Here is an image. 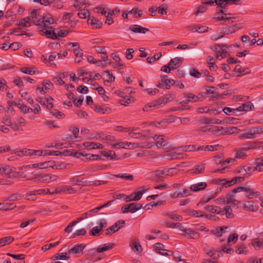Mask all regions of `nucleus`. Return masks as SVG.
Returning a JSON list of instances; mask_svg holds the SVG:
<instances>
[{
  "label": "nucleus",
  "instance_id": "nucleus-1",
  "mask_svg": "<svg viewBox=\"0 0 263 263\" xmlns=\"http://www.w3.org/2000/svg\"><path fill=\"white\" fill-rule=\"evenodd\" d=\"M263 134V127L259 126H252L245 128L239 135L241 140L255 139Z\"/></svg>",
  "mask_w": 263,
  "mask_h": 263
},
{
  "label": "nucleus",
  "instance_id": "nucleus-2",
  "mask_svg": "<svg viewBox=\"0 0 263 263\" xmlns=\"http://www.w3.org/2000/svg\"><path fill=\"white\" fill-rule=\"evenodd\" d=\"M43 151L33 150L30 149L23 148L22 150L14 149L11 151L12 154H16L19 157L23 156H42Z\"/></svg>",
  "mask_w": 263,
  "mask_h": 263
},
{
  "label": "nucleus",
  "instance_id": "nucleus-3",
  "mask_svg": "<svg viewBox=\"0 0 263 263\" xmlns=\"http://www.w3.org/2000/svg\"><path fill=\"white\" fill-rule=\"evenodd\" d=\"M99 226L93 227L89 232L90 235L98 236L102 233V230L107 226V220L105 219H101L98 221Z\"/></svg>",
  "mask_w": 263,
  "mask_h": 263
},
{
  "label": "nucleus",
  "instance_id": "nucleus-4",
  "mask_svg": "<svg viewBox=\"0 0 263 263\" xmlns=\"http://www.w3.org/2000/svg\"><path fill=\"white\" fill-rule=\"evenodd\" d=\"M142 208V204L138 202H134L127 204L121 208V211L123 213H134Z\"/></svg>",
  "mask_w": 263,
  "mask_h": 263
},
{
  "label": "nucleus",
  "instance_id": "nucleus-5",
  "mask_svg": "<svg viewBox=\"0 0 263 263\" xmlns=\"http://www.w3.org/2000/svg\"><path fill=\"white\" fill-rule=\"evenodd\" d=\"M167 101L168 100L166 98H159L157 100L148 103L143 107L142 109L144 111H148L149 108L158 107L162 104L166 103Z\"/></svg>",
  "mask_w": 263,
  "mask_h": 263
},
{
  "label": "nucleus",
  "instance_id": "nucleus-6",
  "mask_svg": "<svg viewBox=\"0 0 263 263\" xmlns=\"http://www.w3.org/2000/svg\"><path fill=\"white\" fill-rule=\"evenodd\" d=\"M40 32L42 35H44L48 38L52 39H57V36L56 32H54L53 28L50 27L48 28H42L40 29Z\"/></svg>",
  "mask_w": 263,
  "mask_h": 263
},
{
  "label": "nucleus",
  "instance_id": "nucleus-7",
  "mask_svg": "<svg viewBox=\"0 0 263 263\" xmlns=\"http://www.w3.org/2000/svg\"><path fill=\"white\" fill-rule=\"evenodd\" d=\"M254 108V106L250 102H247L246 103H243L240 106L235 108L236 111H249L253 110Z\"/></svg>",
  "mask_w": 263,
  "mask_h": 263
},
{
  "label": "nucleus",
  "instance_id": "nucleus-8",
  "mask_svg": "<svg viewBox=\"0 0 263 263\" xmlns=\"http://www.w3.org/2000/svg\"><path fill=\"white\" fill-rule=\"evenodd\" d=\"M129 29L134 33L145 34L149 31L148 28H144L138 25H132L129 26Z\"/></svg>",
  "mask_w": 263,
  "mask_h": 263
},
{
  "label": "nucleus",
  "instance_id": "nucleus-9",
  "mask_svg": "<svg viewBox=\"0 0 263 263\" xmlns=\"http://www.w3.org/2000/svg\"><path fill=\"white\" fill-rule=\"evenodd\" d=\"M53 85L50 81L44 82L42 86H39L36 88V90H39L41 93L45 94L48 89H52Z\"/></svg>",
  "mask_w": 263,
  "mask_h": 263
},
{
  "label": "nucleus",
  "instance_id": "nucleus-10",
  "mask_svg": "<svg viewBox=\"0 0 263 263\" xmlns=\"http://www.w3.org/2000/svg\"><path fill=\"white\" fill-rule=\"evenodd\" d=\"M181 231L185 232L188 238L197 239L199 238V234L191 229H181Z\"/></svg>",
  "mask_w": 263,
  "mask_h": 263
},
{
  "label": "nucleus",
  "instance_id": "nucleus-11",
  "mask_svg": "<svg viewBox=\"0 0 263 263\" xmlns=\"http://www.w3.org/2000/svg\"><path fill=\"white\" fill-rule=\"evenodd\" d=\"M130 248L136 253H140L142 252V249L140 245L139 240L135 238L132 240L130 243Z\"/></svg>",
  "mask_w": 263,
  "mask_h": 263
},
{
  "label": "nucleus",
  "instance_id": "nucleus-12",
  "mask_svg": "<svg viewBox=\"0 0 263 263\" xmlns=\"http://www.w3.org/2000/svg\"><path fill=\"white\" fill-rule=\"evenodd\" d=\"M182 62V60L181 58L177 57L171 59L168 64L170 68L174 70L181 65Z\"/></svg>",
  "mask_w": 263,
  "mask_h": 263
},
{
  "label": "nucleus",
  "instance_id": "nucleus-13",
  "mask_svg": "<svg viewBox=\"0 0 263 263\" xmlns=\"http://www.w3.org/2000/svg\"><path fill=\"white\" fill-rule=\"evenodd\" d=\"M204 209L212 213H217L221 216L224 215V211H220V208L215 205H206Z\"/></svg>",
  "mask_w": 263,
  "mask_h": 263
},
{
  "label": "nucleus",
  "instance_id": "nucleus-14",
  "mask_svg": "<svg viewBox=\"0 0 263 263\" xmlns=\"http://www.w3.org/2000/svg\"><path fill=\"white\" fill-rule=\"evenodd\" d=\"M205 169L204 164H199L195 165L193 168L190 170L191 174H198L202 173Z\"/></svg>",
  "mask_w": 263,
  "mask_h": 263
},
{
  "label": "nucleus",
  "instance_id": "nucleus-15",
  "mask_svg": "<svg viewBox=\"0 0 263 263\" xmlns=\"http://www.w3.org/2000/svg\"><path fill=\"white\" fill-rule=\"evenodd\" d=\"M207 184L204 182H198L191 185V189L193 192H198L203 190L206 188Z\"/></svg>",
  "mask_w": 263,
  "mask_h": 263
},
{
  "label": "nucleus",
  "instance_id": "nucleus-16",
  "mask_svg": "<svg viewBox=\"0 0 263 263\" xmlns=\"http://www.w3.org/2000/svg\"><path fill=\"white\" fill-rule=\"evenodd\" d=\"M219 146H220L219 145L199 146L197 147L196 151L213 152L215 151H217V147Z\"/></svg>",
  "mask_w": 263,
  "mask_h": 263
},
{
  "label": "nucleus",
  "instance_id": "nucleus-17",
  "mask_svg": "<svg viewBox=\"0 0 263 263\" xmlns=\"http://www.w3.org/2000/svg\"><path fill=\"white\" fill-rule=\"evenodd\" d=\"M53 23L54 20L51 17L50 14H48L47 16H44V23L42 28L49 29V28L52 27L51 25L53 24Z\"/></svg>",
  "mask_w": 263,
  "mask_h": 263
},
{
  "label": "nucleus",
  "instance_id": "nucleus-18",
  "mask_svg": "<svg viewBox=\"0 0 263 263\" xmlns=\"http://www.w3.org/2000/svg\"><path fill=\"white\" fill-rule=\"evenodd\" d=\"M85 246L84 244H78L73 247L72 248L70 249L68 253V254H77L81 252L83 249H84Z\"/></svg>",
  "mask_w": 263,
  "mask_h": 263
},
{
  "label": "nucleus",
  "instance_id": "nucleus-19",
  "mask_svg": "<svg viewBox=\"0 0 263 263\" xmlns=\"http://www.w3.org/2000/svg\"><path fill=\"white\" fill-rule=\"evenodd\" d=\"M237 192H233V190L231 192L228 193L226 196V202L227 204L229 203H234L235 204L236 202L238 203L239 201L235 199V196L234 194L236 193Z\"/></svg>",
  "mask_w": 263,
  "mask_h": 263
},
{
  "label": "nucleus",
  "instance_id": "nucleus-20",
  "mask_svg": "<svg viewBox=\"0 0 263 263\" xmlns=\"http://www.w3.org/2000/svg\"><path fill=\"white\" fill-rule=\"evenodd\" d=\"M156 248L155 249V251L161 255H170V254H168L166 251L167 250L164 249V245L161 243H156L155 244Z\"/></svg>",
  "mask_w": 263,
  "mask_h": 263
},
{
  "label": "nucleus",
  "instance_id": "nucleus-21",
  "mask_svg": "<svg viewBox=\"0 0 263 263\" xmlns=\"http://www.w3.org/2000/svg\"><path fill=\"white\" fill-rule=\"evenodd\" d=\"M16 207V204L14 203L9 202H3L0 203V210H11Z\"/></svg>",
  "mask_w": 263,
  "mask_h": 263
},
{
  "label": "nucleus",
  "instance_id": "nucleus-22",
  "mask_svg": "<svg viewBox=\"0 0 263 263\" xmlns=\"http://www.w3.org/2000/svg\"><path fill=\"white\" fill-rule=\"evenodd\" d=\"M161 79L162 82H163L165 83L166 87V89H169L171 85H172L173 84H175V82L174 80L168 79V77L167 76H161Z\"/></svg>",
  "mask_w": 263,
  "mask_h": 263
},
{
  "label": "nucleus",
  "instance_id": "nucleus-23",
  "mask_svg": "<svg viewBox=\"0 0 263 263\" xmlns=\"http://www.w3.org/2000/svg\"><path fill=\"white\" fill-rule=\"evenodd\" d=\"M14 241V238L12 236H6L0 238V247L8 245Z\"/></svg>",
  "mask_w": 263,
  "mask_h": 263
},
{
  "label": "nucleus",
  "instance_id": "nucleus-24",
  "mask_svg": "<svg viewBox=\"0 0 263 263\" xmlns=\"http://www.w3.org/2000/svg\"><path fill=\"white\" fill-rule=\"evenodd\" d=\"M23 197V195L20 193H15L10 195L8 197H5V201H14L21 199Z\"/></svg>",
  "mask_w": 263,
  "mask_h": 263
},
{
  "label": "nucleus",
  "instance_id": "nucleus-25",
  "mask_svg": "<svg viewBox=\"0 0 263 263\" xmlns=\"http://www.w3.org/2000/svg\"><path fill=\"white\" fill-rule=\"evenodd\" d=\"M184 98L190 99L191 102H197L200 101V98L192 93H184Z\"/></svg>",
  "mask_w": 263,
  "mask_h": 263
},
{
  "label": "nucleus",
  "instance_id": "nucleus-26",
  "mask_svg": "<svg viewBox=\"0 0 263 263\" xmlns=\"http://www.w3.org/2000/svg\"><path fill=\"white\" fill-rule=\"evenodd\" d=\"M219 12L222 14V15L220 16H218L217 19L218 21H229L232 18H234L233 17H231V13H224L223 9H219Z\"/></svg>",
  "mask_w": 263,
  "mask_h": 263
},
{
  "label": "nucleus",
  "instance_id": "nucleus-27",
  "mask_svg": "<svg viewBox=\"0 0 263 263\" xmlns=\"http://www.w3.org/2000/svg\"><path fill=\"white\" fill-rule=\"evenodd\" d=\"M155 144L159 148H164L167 146V142L166 140H165L163 138V136H161V137L156 140V142H155Z\"/></svg>",
  "mask_w": 263,
  "mask_h": 263
},
{
  "label": "nucleus",
  "instance_id": "nucleus-28",
  "mask_svg": "<svg viewBox=\"0 0 263 263\" xmlns=\"http://www.w3.org/2000/svg\"><path fill=\"white\" fill-rule=\"evenodd\" d=\"M251 244L256 250H258L263 247V239L260 240L258 238H255L252 240Z\"/></svg>",
  "mask_w": 263,
  "mask_h": 263
},
{
  "label": "nucleus",
  "instance_id": "nucleus-29",
  "mask_svg": "<svg viewBox=\"0 0 263 263\" xmlns=\"http://www.w3.org/2000/svg\"><path fill=\"white\" fill-rule=\"evenodd\" d=\"M21 71L22 72H23L24 73L30 74V75L34 74H35L36 73H39V71H37L35 69V67H24L21 69Z\"/></svg>",
  "mask_w": 263,
  "mask_h": 263
},
{
  "label": "nucleus",
  "instance_id": "nucleus-30",
  "mask_svg": "<svg viewBox=\"0 0 263 263\" xmlns=\"http://www.w3.org/2000/svg\"><path fill=\"white\" fill-rule=\"evenodd\" d=\"M70 181L71 182H74L79 185H81L82 183H84L85 184L83 185L84 186L88 185V183L90 182L87 180L83 181V180H79L78 178V176H76L70 178Z\"/></svg>",
  "mask_w": 263,
  "mask_h": 263
},
{
  "label": "nucleus",
  "instance_id": "nucleus-31",
  "mask_svg": "<svg viewBox=\"0 0 263 263\" xmlns=\"http://www.w3.org/2000/svg\"><path fill=\"white\" fill-rule=\"evenodd\" d=\"M114 202H115V200H112L108 201L107 202L104 203L103 204H102L99 206H98L95 209H93L92 210H91L90 212H92V213H97L99 210L102 209V208L107 207V206L111 205L112 204V203H114Z\"/></svg>",
  "mask_w": 263,
  "mask_h": 263
},
{
  "label": "nucleus",
  "instance_id": "nucleus-32",
  "mask_svg": "<svg viewBox=\"0 0 263 263\" xmlns=\"http://www.w3.org/2000/svg\"><path fill=\"white\" fill-rule=\"evenodd\" d=\"M125 224L124 220H119L117 221L112 226V228L114 229L115 232H117L120 229L123 228Z\"/></svg>",
  "mask_w": 263,
  "mask_h": 263
},
{
  "label": "nucleus",
  "instance_id": "nucleus-33",
  "mask_svg": "<svg viewBox=\"0 0 263 263\" xmlns=\"http://www.w3.org/2000/svg\"><path fill=\"white\" fill-rule=\"evenodd\" d=\"M88 24L93 25L96 28H100L102 27V23L99 22L93 17H89L88 20Z\"/></svg>",
  "mask_w": 263,
  "mask_h": 263
},
{
  "label": "nucleus",
  "instance_id": "nucleus-34",
  "mask_svg": "<svg viewBox=\"0 0 263 263\" xmlns=\"http://www.w3.org/2000/svg\"><path fill=\"white\" fill-rule=\"evenodd\" d=\"M67 253H63L61 254L60 253H57L54 254L52 257V259L53 260H65L68 259L69 258V257L67 256Z\"/></svg>",
  "mask_w": 263,
  "mask_h": 263
},
{
  "label": "nucleus",
  "instance_id": "nucleus-35",
  "mask_svg": "<svg viewBox=\"0 0 263 263\" xmlns=\"http://www.w3.org/2000/svg\"><path fill=\"white\" fill-rule=\"evenodd\" d=\"M220 211H224V215H226L228 218H232L234 217V215L232 213V209L230 206H226L223 210Z\"/></svg>",
  "mask_w": 263,
  "mask_h": 263
},
{
  "label": "nucleus",
  "instance_id": "nucleus-36",
  "mask_svg": "<svg viewBox=\"0 0 263 263\" xmlns=\"http://www.w3.org/2000/svg\"><path fill=\"white\" fill-rule=\"evenodd\" d=\"M35 181L41 182H50L49 174L45 175L43 176H38L33 179Z\"/></svg>",
  "mask_w": 263,
  "mask_h": 263
},
{
  "label": "nucleus",
  "instance_id": "nucleus-37",
  "mask_svg": "<svg viewBox=\"0 0 263 263\" xmlns=\"http://www.w3.org/2000/svg\"><path fill=\"white\" fill-rule=\"evenodd\" d=\"M115 176L117 178H121L125 180L133 181L134 180V176L132 175L128 174H119L115 175Z\"/></svg>",
  "mask_w": 263,
  "mask_h": 263
},
{
  "label": "nucleus",
  "instance_id": "nucleus-38",
  "mask_svg": "<svg viewBox=\"0 0 263 263\" xmlns=\"http://www.w3.org/2000/svg\"><path fill=\"white\" fill-rule=\"evenodd\" d=\"M50 162H45L39 163H34L33 164H31L30 168H36L39 167L40 168H45L50 167V166L49 165Z\"/></svg>",
  "mask_w": 263,
  "mask_h": 263
},
{
  "label": "nucleus",
  "instance_id": "nucleus-39",
  "mask_svg": "<svg viewBox=\"0 0 263 263\" xmlns=\"http://www.w3.org/2000/svg\"><path fill=\"white\" fill-rule=\"evenodd\" d=\"M234 71L236 73H240L241 75L249 73L250 72V70L248 68L242 69L241 66L239 65H237L235 66L234 68Z\"/></svg>",
  "mask_w": 263,
  "mask_h": 263
},
{
  "label": "nucleus",
  "instance_id": "nucleus-40",
  "mask_svg": "<svg viewBox=\"0 0 263 263\" xmlns=\"http://www.w3.org/2000/svg\"><path fill=\"white\" fill-rule=\"evenodd\" d=\"M215 51L217 52V54H221L224 52H227L228 47L225 45H218L215 46Z\"/></svg>",
  "mask_w": 263,
  "mask_h": 263
},
{
  "label": "nucleus",
  "instance_id": "nucleus-41",
  "mask_svg": "<svg viewBox=\"0 0 263 263\" xmlns=\"http://www.w3.org/2000/svg\"><path fill=\"white\" fill-rule=\"evenodd\" d=\"M181 151L183 152H192L196 151L195 145H183L179 147Z\"/></svg>",
  "mask_w": 263,
  "mask_h": 263
},
{
  "label": "nucleus",
  "instance_id": "nucleus-42",
  "mask_svg": "<svg viewBox=\"0 0 263 263\" xmlns=\"http://www.w3.org/2000/svg\"><path fill=\"white\" fill-rule=\"evenodd\" d=\"M30 18L29 17H26L22 19L18 24V26L23 27H29L31 26Z\"/></svg>",
  "mask_w": 263,
  "mask_h": 263
},
{
  "label": "nucleus",
  "instance_id": "nucleus-43",
  "mask_svg": "<svg viewBox=\"0 0 263 263\" xmlns=\"http://www.w3.org/2000/svg\"><path fill=\"white\" fill-rule=\"evenodd\" d=\"M2 171L3 173V175H8L9 177L13 176L11 174L13 173L12 168L8 165H5L3 166L2 168Z\"/></svg>",
  "mask_w": 263,
  "mask_h": 263
},
{
  "label": "nucleus",
  "instance_id": "nucleus-44",
  "mask_svg": "<svg viewBox=\"0 0 263 263\" xmlns=\"http://www.w3.org/2000/svg\"><path fill=\"white\" fill-rule=\"evenodd\" d=\"M193 190L191 189V186L189 188L182 189V191H180L181 197H187L191 195L193 193Z\"/></svg>",
  "mask_w": 263,
  "mask_h": 263
},
{
  "label": "nucleus",
  "instance_id": "nucleus-45",
  "mask_svg": "<svg viewBox=\"0 0 263 263\" xmlns=\"http://www.w3.org/2000/svg\"><path fill=\"white\" fill-rule=\"evenodd\" d=\"M206 253L211 257H212L213 259H217L219 256V253L215 251L214 250H209L208 249L205 250Z\"/></svg>",
  "mask_w": 263,
  "mask_h": 263
},
{
  "label": "nucleus",
  "instance_id": "nucleus-46",
  "mask_svg": "<svg viewBox=\"0 0 263 263\" xmlns=\"http://www.w3.org/2000/svg\"><path fill=\"white\" fill-rule=\"evenodd\" d=\"M167 168L157 170L155 172V175L158 178H162L164 176H168Z\"/></svg>",
  "mask_w": 263,
  "mask_h": 263
},
{
  "label": "nucleus",
  "instance_id": "nucleus-47",
  "mask_svg": "<svg viewBox=\"0 0 263 263\" xmlns=\"http://www.w3.org/2000/svg\"><path fill=\"white\" fill-rule=\"evenodd\" d=\"M66 153H68V151H64L63 152H61L59 151H50L48 153L47 152L43 151V155H44V156H45V155L59 156V155H61L62 154H65Z\"/></svg>",
  "mask_w": 263,
  "mask_h": 263
},
{
  "label": "nucleus",
  "instance_id": "nucleus-48",
  "mask_svg": "<svg viewBox=\"0 0 263 263\" xmlns=\"http://www.w3.org/2000/svg\"><path fill=\"white\" fill-rule=\"evenodd\" d=\"M260 195L259 192H255L253 189H251L247 194H246V197L248 199H252L254 197H256L259 196Z\"/></svg>",
  "mask_w": 263,
  "mask_h": 263
},
{
  "label": "nucleus",
  "instance_id": "nucleus-49",
  "mask_svg": "<svg viewBox=\"0 0 263 263\" xmlns=\"http://www.w3.org/2000/svg\"><path fill=\"white\" fill-rule=\"evenodd\" d=\"M245 170H246L245 171L246 173L243 174V176L245 178H247V177H249V176H250L251 175L252 173L254 171H255L254 167H251L249 166L245 165Z\"/></svg>",
  "mask_w": 263,
  "mask_h": 263
},
{
  "label": "nucleus",
  "instance_id": "nucleus-50",
  "mask_svg": "<svg viewBox=\"0 0 263 263\" xmlns=\"http://www.w3.org/2000/svg\"><path fill=\"white\" fill-rule=\"evenodd\" d=\"M101 154L105 157H110L111 159H114L116 156L115 152L113 151H102Z\"/></svg>",
  "mask_w": 263,
  "mask_h": 263
},
{
  "label": "nucleus",
  "instance_id": "nucleus-51",
  "mask_svg": "<svg viewBox=\"0 0 263 263\" xmlns=\"http://www.w3.org/2000/svg\"><path fill=\"white\" fill-rule=\"evenodd\" d=\"M189 214L195 217H204V214H202L201 211H196L194 210H190Z\"/></svg>",
  "mask_w": 263,
  "mask_h": 263
},
{
  "label": "nucleus",
  "instance_id": "nucleus-52",
  "mask_svg": "<svg viewBox=\"0 0 263 263\" xmlns=\"http://www.w3.org/2000/svg\"><path fill=\"white\" fill-rule=\"evenodd\" d=\"M168 155L170 156L171 159H177L183 157V154L177 153L176 152H171L169 153Z\"/></svg>",
  "mask_w": 263,
  "mask_h": 263
},
{
  "label": "nucleus",
  "instance_id": "nucleus-53",
  "mask_svg": "<svg viewBox=\"0 0 263 263\" xmlns=\"http://www.w3.org/2000/svg\"><path fill=\"white\" fill-rule=\"evenodd\" d=\"M134 14L135 17H140L142 14V11L141 10H138L137 8H133L129 12V14Z\"/></svg>",
  "mask_w": 263,
  "mask_h": 263
},
{
  "label": "nucleus",
  "instance_id": "nucleus-54",
  "mask_svg": "<svg viewBox=\"0 0 263 263\" xmlns=\"http://www.w3.org/2000/svg\"><path fill=\"white\" fill-rule=\"evenodd\" d=\"M137 128L135 127L131 128V130L129 131V136L134 138H139L142 136L139 133L135 132Z\"/></svg>",
  "mask_w": 263,
  "mask_h": 263
},
{
  "label": "nucleus",
  "instance_id": "nucleus-55",
  "mask_svg": "<svg viewBox=\"0 0 263 263\" xmlns=\"http://www.w3.org/2000/svg\"><path fill=\"white\" fill-rule=\"evenodd\" d=\"M78 15L81 18H85L89 15V12L87 9H81Z\"/></svg>",
  "mask_w": 263,
  "mask_h": 263
},
{
  "label": "nucleus",
  "instance_id": "nucleus-56",
  "mask_svg": "<svg viewBox=\"0 0 263 263\" xmlns=\"http://www.w3.org/2000/svg\"><path fill=\"white\" fill-rule=\"evenodd\" d=\"M236 31V28L234 26H231L223 28V33L224 34H229L234 33Z\"/></svg>",
  "mask_w": 263,
  "mask_h": 263
},
{
  "label": "nucleus",
  "instance_id": "nucleus-57",
  "mask_svg": "<svg viewBox=\"0 0 263 263\" xmlns=\"http://www.w3.org/2000/svg\"><path fill=\"white\" fill-rule=\"evenodd\" d=\"M190 74L194 78H199L201 77V73L196 69L192 68L190 70Z\"/></svg>",
  "mask_w": 263,
  "mask_h": 263
},
{
  "label": "nucleus",
  "instance_id": "nucleus-58",
  "mask_svg": "<svg viewBox=\"0 0 263 263\" xmlns=\"http://www.w3.org/2000/svg\"><path fill=\"white\" fill-rule=\"evenodd\" d=\"M251 189L249 187L239 186L233 189V192H245L247 194Z\"/></svg>",
  "mask_w": 263,
  "mask_h": 263
},
{
  "label": "nucleus",
  "instance_id": "nucleus-59",
  "mask_svg": "<svg viewBox=\"0 0 263 263\" xmlns=\"http://www.w3.org/2000/svg\"><path fill=\"white\" fill-rule=\"evenodd\" d=\"M195 31L199 33H203L208 31V27L203 26H194Z\"/></svg>",
  "mask_w": 263,
  "mask_h": 263
},
{
  "label": "nucleus",
  "instance_id": "nucleus-60",
  "mask_svg": "<svg viewBox=\"0 0 263 263\" xmlns=\"http://www.w3.org/2000/svg\"><path fill=\"white\" fill-rule=\"evenodd\" d=\"M59 243H60L59 241H57L53 243H48V244L45 245L42 247V250L44 251H47V250L50 249L51 248L56 247L57 246H58L59 244Z\"/></svg>",
  "mask_w": 263,
  "mask_h": 263
},
{
  "label": "nucleus",
  "instance_id": "nucleus-61",
  "mask_svg": "<svg viewBox=\"0 0 263 263\" xmlns=\"http://www.w3.org/2000/svg\"><path fill=\"white\" fill-rule=\"evenodd\" d=\"M18 107L20 108L21 111H22L24 113H27L30 112V111H32V108L28 107L26 105L24 104H21L19 103L18 104Z\"/></svg>",
  "mask_w": 263,
  "mask_h": 263
},
{
  "label": "nucleus",
  "instance_id": "nucleus-62",
  "mask_svg": "<svg viewBox=\"0 0 263 263\" xmlns=\"http://www.w3.org/2000/svg\"><path fill=\"white\" fill-rule=\"evenodd\" d=\"M246 249V247L244 245H241L239 246H238V247L236 249V252L238 254L246 253L247 251Z\"/></svg>",
  "mask_w": 263,
  "mask_h": 263
},
{
  "label": "nucleus",
  "instance_id": "nucleus-63",
  "mask_svg": "<svg viewBox=\"0 0 263 263\" xmlns=\"http://www.w3.org/2000/svg\"><path fill=\"white\" fill-rule=\"evenodd\" d=\"M227 0H217V5L218 7L219 8V9H222L224 8L227 5L229 4Z\"/></svg>",
  "mask_w": 263,
  "mask_h": 263
},
{
  "label": "nucleus",
  "instance_id": "nucleus-64",
  "mask_svg": "<svg viewBox=\"0 0 263 263\" xmlns=\"http://www.w3.org/2000/svg\"><path fill=\"white\" fill-rule=\"evenodd\" d=\"M143 194V191L139 190L137 192H135L133 194L134 201H138V200H140Z\"/></svg>",
  "mask_w": 263,
  "mask_h": 263
}]
</instances>
